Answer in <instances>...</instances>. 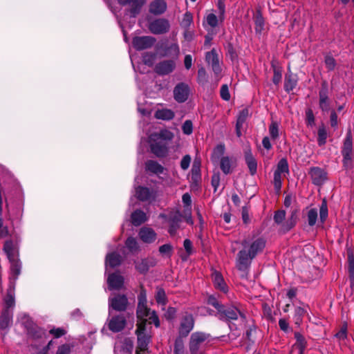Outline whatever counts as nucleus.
Instances as JSON below:
<instances>
[{"label": "nucleus", "instance_id": "39448f33", "mask_svg": "<svg viewBox=\"0 0 354 354\" xmlns=\"http://www.w3.org/2000/svg\"><path fill=\"white\" fill-rule=\"evenodd\" d=\"M156 55L176 60L180 55V48L177 41L167 40L161 43L158 46H156Z\"/></svg>", "mask_w": 354, "mask_h": 354}, {"label": "nucleus", "instance_id": "c03bdc74", "mask_svg": "<svg viewBox=\"0 0 354 354\" xmlns=\"http://www.w3.org/2000/svg\"><path fill=\"white\" fill-rule=\"evenodd\" d=\"M3 250L7 254L8 259L17 258L15 254L14 245L12 241H7L5 242L3 245Z\"/></svg>", "mask_w": 354, "mask_h": 354}, {"label": "nucleus", "instance_id": "cd10ccee", "mask_svg": "<svg viewBox=\"0 0 354 354\" xmlns=\"http://www.w3.org/2000/svg\"><path fill=\"white\" fill-rule=\"evenodd\" d=\"M245 159L250 174L254 175L257 173V162L252 156L250 149L245 151Z\"/></svg>", "mask_w": 354, "mask_h": 354}, {"label": "nucleus", "instance_id": "3c124183", "mask_svg": "<svg viewBox=\"0 0 354 354\" xmlns=\"http://www.w3.org/2000/svg\"><path fill=\"white\" fill-rule=\"evenodd\" d=\"M308 223L310 226H313L317 219V211L316 209H310L307 214Z\"/></svg>", "mask_w": 354, "mask_h": 354}, {"label": "nucleus", "instance_id": "4d7b16f0", "mask_svg": "<svg viewBox=\"0 0 354 354\" xmlns=\"http://www.w3.org/2000/svg\"><path fill=\"white\" fill-rule=\"evenodd\" d=\"M198 82L200 84H205L207 82V75L204 68H201L198 71Z\"/></svg>", "mask_w": 354, "mask_h": 354}, {"label": "nucleus", "instance_id": "f3484780", "mask_svg": "<svg viewBox=\"0 0 354 354\" xmlns=\"http://www.w3.org/2000/svg\"><path fill=\"white\" fill-rule=\"evenodd\" d=\"M319 108L322 111H328L330 109V100L328 98V86L323 83L319 92Z\"/></svg>", "mask_w": 354, "mask_h": 354}, {"label": "nucleus", "instance_id": "f704fd0d", "mask_svg": "<svg viewBox=\"0 0 354 354\" xmlns=\"http://www.w3.org/2000/svg\"><path fill=\"white\" fill-rule=\"evenodd\" d=\"M175 116L174 111L169 109H156V119L162 120H171Z\"/></svg>", "mask_w": 354, "mask_h": 354}, {"label": "nucleus", "instance_id": "603ef678", "mask_svg": "<svg viewBox=\"0 0 354 354\" xmlns=\"http://www.w3.org/2000/svg\"><path fill=\"white\" fill-rule=\"evenodd\" d=\"M328 216V207L326 201L323 200L319 209V218L322 223H324Z\"/></svg>", "mask_w": 354, "mask_h": 354}, {"label": "nucleus", "instance_id": "ddd939ff", "mask_svg": "<svg viewBox=\"0 0 354 354\" xmlns=\"http://www.w3.org/2000/svg\"><path fill=\"white\" fill-rule=\"evenodd\" d=\"M189 88L185 83L178 84L174 89V97L178 102L182 103L185 102L189 96Z\"/></svg>", "mask_w": 354, "mask_h": 354}, {"label": "nucleus", "instance_id": "b1692460", "mask_svg": "<svg viewBox=\"0 0 354 354\" xmlns=\"http://www.w3.org/2000/svg\"><path fill=\"white\" fill-rule=\"evenodd\" d=\"M156 176L159 178L160 183L164 185H169L172 182L167 169L158 164H156Z\"/></svg>", "mask_w": 354, "mask_h": 354}, {"label": "nucleus", "instance_id": "5701e85b", "mask_svg": "<svg viewBox=\"0 0 354 354\" xmlns=\"http://www.w3.org/2000/svg\"><path fill=\"white\" fill-rule=\"evenodd\" d=\"M236 167V162L232 158L223 156L220 159V167L225 174H229L232 172Z\"/></svg>", "mask_w": 354, "mask_h": 354}, {"label": "nucleus", "instance_id": "f257e3e1", "mask_svg": "<svg viewBox=\"0 0 354 354\" xmlns=\"http://www.w3.org/2000/svg\"><path fill=\"white\" fill-rule=\"evenodd\" d=\"M137 307V329L138 347L141 351H145L147 346V337L146 332L148 328H151V324L155 323V310H151L148 306L147 295L145 290L141 289L138 296Z\"/></svg>", "mask_w": 354, "mask_h": 354}, {"label": "nucleus", "instance_id": "473e14b6", "mask_svg": "<svg viewBox=\"0 0 354 354\" xmlns=\"http://www.w3.org/2000/svg\"><path fill=\"white\" fill-rule=\"evenodd\" d=\"M131 218L132 224L135 226L140 225L147 219L146 214L140 209L134 211L131 214Z\"/></svg>", "mask_w": 354, "mask_h": 354}, {"label": "nucleus", "instance_id": "69168bd1", "mask_svg": "<svg viewBox=\"0 0 354 354\" xmlns=\"http://www.w3.org/2000/svg\"><path fill=\"white\" fill-rule=\"evenodd\" d=\"M281 71L279 68H274V74L272 77V82L274 84L278 85L281 80Z\"/></svg>", "mask_w": 354, "mask_h": 354}, {"label": "nucleus", "instance_id": "13d9d810", "mask_svg": "<svg viewBox=\"0 0 354 354\" xmlns=\"http://www.w3.org/2000/svg\"><path fill=\"white\" fill-rule=\"evenodd\" d=\"M286 218V212L284 210H278L274 215V221L277 224H282Z\"/></svg>", "mask_w": 354, "mask_h": 354}, {"label": "nucleus", "instance_id": "9b49d317", "mask_svg": "<svg viewBox=\"0 0 354 354\" xmlns=\"http://www.w3.org/2000/svg\"><path fill=\"white\" fill-rule=\"evenodd\" d=\"M155 39L150 36L135 37L132 41L133 48L137 50H143L151 48Z\"/></svg>", "mask_w": 354, "mask_h": 354}, {"label": "nucleus", "instance_id": "a878e982", "mask_svg": "<svg viewBox=\"0 0 354 354\" xmlns=\"http://www.w3.org/2000/svg\"><path fill=\"white\" fill-rule=\"evenodd\" d=\"M4 301V308L3 310H12L15 307V286L9 285L8 289L7 290V294L3 299Z\"/></svg>", "mask_w": 354, "mask_h": 354}, {"label": "nucleus", "instance_id": "7ed1b4c3", "mask_svg": "<svg viewBox=\"0 0 354 354\" xmlns=\"http://www.w3.org/2000/svg\"><path fill=\"white\" fill-rule=\"evenodd\" d=\"M150 93H146L143 97V102L140 100L138 102V111L145 117L143 122V129L146 131L147 137V142L149 143L150 151L151 153H155V133L151 127L149 126L148 118L153 110V96L150 95Z\"/></svg>", "mask_w": 354, "mask_h": 354}, {"label": "nucleus", "instance_id": "f03ea898", "mask_svg": "<svg viewBox=\"0 0 354 354\" xmlns=\"http://www.w3.org/2000/svg\"><path fill=\"white\" fill-rule=\"evenodd\" d=\"M241 244V249L237 253L236 267L243 273V277H246L252 260L262 252L266 247V241L259 236H248Z\"/></svg>", "mask_w": 354, "mask_h": 354}, {"label": "nucleus", "instance_id": "bb28decb", "mask_svg": "<svg viewBox=\"0 0 354 354\" xmlns=\"http://www.w3.org/2000/svg\"><path fill=\"white\" fill-rule=\"evenodd\" d=\"M249 116V110L248 108H244L239 113L236 123V133L238 137H241L242 133L241 129L243 124Z\"/></svg>", "mask_w": 354, "mask_h": 354}, {"label": "nucleus", "instance_id": "4c0bfd02", "mask_svg": "<svg viewBox=\"0 0 354 354\" xmlns=\"http://www.w3.org/2000/svg\"><path fill=\"white\" fill-rule=\"evenodd\" d=\"M318 138L317 142L319 146H322L326 144L327 139V131L324 124L319 126L318 129Z\"/></svg>", "mask_w": 354, "mask_h": 354}, {"label": "nucleus", "instance_id": "c756f323", "mask_svg": "<svg viewBox=\"0 0 354 354\" xmlns=\"http://www.w3.org/2000/svg\"><path fill=\"white\" fill-rule=\"evenodd\" d=\"M295 338L296 339V342L293 345V348L298 349V354H304L307 344L306 339L299 332L295 333Z\"/></svg>", "mask_w": 354, "mask_h": 354}, {"label": "nucleus", "instance_id": "393cba45", "mask_svg": "<svg viewBox=\"0 0 354 354\" xmlns=\"http://www.w3.org/2000/svg\"><path fill=\"white\" fill-rule=\"evenodd\" d=\"M13 312L12 310H3L0 316V328L6 330L10 328L12 323Z\"/></svg>", "mask_w": 354, "mask_h": 354}, {"label": "nucleus", "instance_id": "1a4fd4ad", "mask_svg": "<svg viewBox=\"0 0 354 354\" xmlns=\"http://www.w3.org/2000/svg\"><path fill=\"white\" fill-rule=\"evenodd\" d=\"M109 315H111V314ZM126 324L127 320L123 315L110 316L106 321L109 329L113 333H118L122 330Z\"/></svg>", "mask_w": 354, "mask_h": 354}, {"label": "nucleus", "instance_id": "dca6fc26", "mask_svg": "<svg viewBox=\"0 0 354 354\" xmlns=\"http://www.w3.org/2000/svg\"><path fill=\"white\" fill-rule=\"evenodd\" d=\"M176 60H164L156 64V74L166 75L172 73L176 68Z\"/></svg>", "mask_w": 354, "mask_h": 354}, {"label": "nucleus", "instance_id": "052dcab7", "mask_svg": "<svg viewBox=\"0 0 354 354\" xmlns=\"http://www.w3.org/2000/svg\"><path fill=\"white\" fill-rule=\"evenodd\" d=\"M324 62L328 70L333 71L335 68L336 62L333 57L330 55L326 56Z\"/></svg>", "mask_w": 354, "mask_h": 354}, {"label": "nucleus", "instance_id": "aec40b11", "mask_svg": "<svg viewBox=\"0 0 354 354\" xmlns=\"http://www.w3.org/2000/svg\"><path fill=\"white\" fill-rule=\"evenodd\" d=\"M119 3L123 6L129 5L130 6L129 12L132 17H136L140 11V9L145 3V0H118Z\"/></svg>", "mask_w": 354, "mask_h": 354}, {"label": "nucleus", "instance_id": "0eeeda50", "mask_svg": "<svg viewBox=\"0 0 354 354\" xmlns=\"http://www.w3.org/2000/svg\"><path fill=\"white\" fill-rule=\"evenodd\" d=\"M159 218L166 219L168 222V232L171 236L176 234L177 230L180 227L182 221V216L179 212H170L168 215L160 214Z\"/></svg>", "mask_w": 354, "mask_h": 354}, {"label": "nucleus", "instance_id": "8fccbe9b", "mask_svg": "<svg viewBox=\"0 0 354 354\" xmlns=\"http://www.w3.org/2000/svg\"><path fill=\"white\" fill-rule=\"evenodd\" d=\"M126 247L131 252H137L139 249L137 241L133 237H129L126 241Z\"/></svg>", "mask_w": 354, "mask_h": 354}, {"label": "nucleus", "instance_id": "72a5a7b5", "mask_svg": "<svg viewBox=\"0 0 354 354\" xmlns=\"http://www.w3.org/2000/svg\"><path fill=\"white\" fill-rule=\"evenodd\" d=\"M121 261V256L115 252L108 254L106 257V266L115 268L119 266Z\"/></svg>", "mask_w": 354, "mask_h": 354}, {"label": "nucleus", "instance_id": "de8ad7c7", "mask_svg": "<svg viewBox=\"0 0 354 354\" xmlns=\"http://www.w3.org/2000/svg\"><path fill=\"white\" fill-rule=\"evenodd\" d=\"M160 254L165 258H169L171 256L173 252V247L171 244L167 243L163 245H161L159 248Z\"/></svg>", "mask_w": 354, "mask_h": 354}, {"label": "nucleus", "instance_id": "bf43d9fd", "mask_svg": "<svg viewBox=\"0 0 354 354\" xmlns=\"http://www.w3.org/2000/svg\"><path fill=\"white\" fill-rule=\"evenodd\" d=\"M183 133L190 135L193 131V124L191 120H186L182 126Z\"/></svg>", "mask_w": 354, "mask_h": 354}, {"label": "nucleus", "instance_id": "7c9ffc66", "mask_svg": "<svg viewBox=\"0 0 354 354\" xmlns=\"http://www.w3.org/2000/svg\"><path fill=\"white\" fill-rule=\"evenodd\" d=\"M171 27L169 21L165 18L156 19V34H164L169 32Z\"/></svg>", "mask_w": 354, "mask_h": 354}, {"label": "nucleus", "instance_id": "09e8293b", "mask_svg": "<svg viewBox=\"0 0 354 354\" xmlns=\"http://www.w3.org/2000/svg\"><path fill=\"white\" fill-rule=\"evenodd\" d=\"M306 310L301 307H297L295 310L294 320L295 324L299 326L302 322V318L306 314Z\"/></svg>", "mask_w": 354, "mask_h": 354}, {"label": "nucleus", "instance_id": "a18cd8bd", "mask_svg": "<svg viewBox=\"0 0 354 354\" xmlns=\"http://www.w3.org/2000/svg\"><path fill=\"white\" fill-rule=\"evenodd\" d=\"M167 303L165 292L163 290L159 289L156 292V304L160 306L162 310H165V306Z\"/></svg>", "mask_w": 354, "mask_h": 354}, {"label": "nucleus", "instance_id": "680f3d73", "mask_svg": "<svg viewBox=\"0 0 354 354\" xmlns=\"http://www.w3.org/2000/svg\"><path fill=\"white\" fill-rule=\"evenodd\" d=\"M270 135L272 138L275 139L279 136V128L277 122H272L269 127Z\"/></svg>", "mask_w": 354, "mask_h": 354}, {"label": "nucleus", "instance_id": "f8f14e48", "mask_svg": "<svg viewBox=\"0 0 354 354\" xmlns=\"http://www.w3.org/2000/svg\"><path fill=\"white\" fill-rule=\"evenodd\" d=\"M209 335L196 332L192 334L189 341V349L192 354H196L201 345L208 338Z\"/></svg>", "mask_w": 354, "mask_h": 354}, {"label": "nucleus", "instance_id": "774afa93", "mask_svg": "<svg viewBox=\"0 0 354 354\" xmlns=\"http://www.w3.org/2000/svg\"><path fill=\"white\" fill-rule=\"evenodd\" d=\"M221 97L224 100H229L230 98V94L229 93L228 87L226 84H224L221 88Z\"/></svg>", "mask_w": 354, "mask_h": 354}, {"label": "nucleus", "instance_id": "c85d7f7f", "mask_svg": "<svg viewBox=\"0 0 354 354\" xmlns=\"http://www.w3.org/2000/svg\"><path fill=\"white\" fill-rule=\"evenodd\" d=\"M212 277L214 287L216 289L220 290L223 292H227L228 288L226 283H225L224 279L221 273H219L217 271H214L212 272Z\"/></svg>", "mask_w": 354, "mask_h": 354}, {"label": "nucleus", "instance_id": "79ce46f5", "mask_svg": "<svg viewBox=\"0 0 354 354\" xmlns=\"http://www.w3.org/2000/svg\"><path fill=\"white\" fill-rule=\"evenodd\" d=\"M297 211H292L290 218L287 220L286 223L283 224V228L288 231L292 227H293L297 222Z\"/></svg>", "mask_w": 354, "mask_h": 354}, {"label": "nucleus", "instance_id": "2eb2a0df", "mask_svg": "<svg viewBox=\"0 0 354 354\" xmlns=\"http://www.w3.org/2000/svg\"><path fill=\"white\" fill-rule=\"evenodd\" d=\"M309 175L313 183L316 185H322L327 179L326 172L322 168L314 167L310 168Z\"/></svg>", "mask_w": 354, "mask_h": 354}, {"label": "nucleus", "instance_id": "6ab92c4d", "mask_svg": "<svg viewBox=\"0 0 354 354\" xmlns=\"http://www.w3.org/2000/svg\"><path fill=\"white\" fill-rule=\"evenodd\" d=\"M194 324V319L192 315H186L183 317L179 328V333L181 336H187L193 329Z\"/></svg>", "mask_w": 354, "mask_h": 354}, {"label": "nucleus", "instance_id": "412c9836", "mask_svg": "<svg viewBox=\"0 0 354 354\" xmlns=\"http://www.w3.org/2000/svg\"><path fill=\"white\" fill-rule=\"evenodd\" d=\"M107 283L110 290H119L124 284V278L118 273H113L108 277Z\"/></svg>", "mask_w": 354, "mask_h": 354}, {"label": "nucleus", "instance_id": "5fc2aeb1", "mask_svg": "<svg viewBox=\"0 0 354 354\" xmlns=\"http://www.w3.org/2000/svg\"><path fill=\"white\" fill-rule=\"evenodd\" d=\"M201 179V169H192L191 170V181L197 185Z\"/></svg>", "mask_w": 354, "mask_h": 354}, {"label": "nucleus", "instance_id": "0e129e2a", "mask_svg": "<svg viewBox=\"0 0 354 354\" xmlns=\"http://www.w3.org/2000/svg\"><path fill=\"white\" fill-rule=\"evenodd\" d=\"M191 156L189 155H185L183 157L180 161V167L183 170H187L191 162Z\"/></svg>", "mask_w": 354, "mask_h": 354}, {"label": "nucleus", "instance_id": "6e6552de", "mask_svg": "<svg viewBox=\"0 0 354 354\" xmlns=\"http://www.w3.org/2000/svg\"><path fill=\"white\" fill-rule=\"evenodd\" d=\"M128 299L124 295H115L109 299V313H111V308L117 311H124L127 308Z\"/></svg>", "mask_w": 354, "mask_h": 354}, {"label": "nucleus", "instance_id": "9d476101", "mask_svg": "<svg viewBox=\"0 0 354 354\" xmlns=\"http://www.w3.org/2000/svg\"><path fill=\"white\" fill-rule=\"evenodd\" d=\"M219 319L223 321H231L236 320L239 317H241L243 319H245V316L236 307H230L224 309L221 308L218 313Z\"/></svg>", "mask_w": 354, "mask_h": 354}, {"label": "nucleus", "instance_id": "c9c22d12", "mask_svg": "<svg viewBox=\"0 0 354 354\" xmlns=\"http://www.w3.org/2000/svg\"><path fill=\"white\" fill-rule=\"evenodd\" d=\"M353 151V142L352 136L351 132H348L345 138L344 146L342 150V155L348 156V154H352Z\"/></svg>", "mask_w": 354, "mask_h": 354}, {"label": "nucleus", "instance_id": "37998d69", "mask_svg": "<svg viewBox=\"0 0 354 354\" xmlns=\"http://www.w3.org/2000/svg\"><path fill=\"white\" fill-rule=\"evenodd\" d=\"M274 173H278L279 174L282 175L283 174H288V161L285 158H282L279 160L277 164V169L274 171Z\"/></svg>", "mask_w": 354, "mask_h": 354}, {"label": "nucleus", "instance_id": "49530a36", "mask_svg": "<svg viewBox=\"0 0 354 354\" xmlns=\"http://www.w3.org/2000/svg\"><path fill=\"white\" fill-rule=\"evenodd\" d=\"M225 147L223 144L218 145L213 151L212 153V159L214 161L220 160L222 157H223V154L225 153Z\"/></svg>", "mask_w": 354, "mask_h": 354}, {"label": "nucleus", "instance_id": "e2e57ef3", "mask_svg": "<svg viewBox=\"0 0 354 354\" xmlns=\"http://www.w3.org/2000/svg\"><path fill=\"white\" fill-rule=\"evenodd\" d=\"M282 175L278 173H274V187L275 190L278 192L281 188Z\"/></svg>", "mask_w": 354, "mask_h": 354}, {"label": "nucleus", "instance_id": "a19ab883", "mask_svg": "<svg viewBox=\"0 0 354 354\" xmlns=\"http://www.w3.org/2000/svg\"><path fill=\"white\" fill-rule=\"evenodd\" d=\"M218 22V17L214 13H209L206 15L205 21L203 23L205 27L208 26L211 28L217 26Z\"/></svg>", "mask_w": 354, "mask_h": 354}, {"label": "nucleus", "instance_id": "4468645a", "mask_svg": "<svg viewBox=\"0 0 354 354\" xmlns=\"http://www.w3.org/2000/svg\"><path fill=\"white\" fill-rule=\"evenodd\" d=\"M205 60L208 65L211 66L215 75H218L221 73V68L219 65L218 55L215 49H212L206 53Z\"/></svg>", "mask_w": 354, "mask_h": 354}, {"label": "nucleus", "instance_id": "ea45409f", "mask_svg": "<svg viewBox=\"0 0 354 354\" xmlns=\"http://www.w3.org/2000/svg\"><path fill=\"white\" fill-rule=\"evenodd\" d=\"M193 24V15L189 11H187L180 21V26L185 29H188Z\"/></svg>", "mask_w": 354, "mask_h": 354}, {"label": "nucleus", "instance_id": "e433bc0d", "mask_svg": "<svg viewBox=\"0 0 354 354\" xmlns=\"http://www.w3.org/2000/svg\"><path fill=\"white\" fill-rule=\"evenodd\" d=\"M255 30L257 33H261L264 28V19L259 11L254 16Z\"/></svg>", "mask_w": 354, "mask_h": 354}, {"label": "nucleus", "instance_id": "58836bf2", "mask_svg": "<svg viewBox=\"0 0 354 354\" xmlns=\"http://www.w3.org/2000/svg\"><path fill=\"white\" fill-rule=\"evenodd\" d=\"M136 195L139 200L147 201L149 198L151 192L147 187H138L136 189Z\"/></svg>", "mask_w": 354, "mask_h": 354}, {"label": "nucleus", "instance_id": "6e6d98bb", "mask_svg": "<svg viewBox=\"0 0 354 354\" xmlns=\"http://www.w3.org/2000/svg\"><path fill=\"white\" fill-rule=\"evenodd\" d=\"M73 348V345L69 344H64L58 346L56 354H71Z\"/></svg>", "mask_w": 354, "mask_h": 354}, {"label": "nucleus", "instance_id": "423d86ee", "mask_svg": "<svg viewBox=\"0 0 354 354\" xmlns=\"http://www.w3.org/2000/svg\"><path fill=\"white\" fill-rule=\"evenodd\" d=\"M155 54L153 53H145L142 55V62L138 66L139 71L142 73L151 74V80H153L155 73Z\"/></svg>", "mask_w": 354, "mask_h": 354}, {"label": "nucleus", "instance_id": "864d4df0", "mask_svg": "<svg viewBox=\"0 0 354 354\" xmlns=\"http://www.w3.org/2000/svg\"><path fill=\"white\" fill-rule=\"evenodd\" d=\"M167 9L165 0H156V15L164 14Z\"/></svg>", "mask_w": 354, "mask_h": 354}, {"label": "nucleus", "instance_id": "338daca9", "mask_svg": "<svg viewBox=\"0 0 354 354\" xmlns=\"http://www.w3.org/2000/svg\"><path fill=\"white\" fill-rule=\"evenodd\" d=\"M176 309L173 307H169L163 314V317L167 319L171 320L175 317Z\"/></svg>", "mask_w": 354, "mask_h": 354}, {"label": "nucleus", "instance_id": "2f4dec72", "mask_svg": "<svg viewBox=\"0 0 354 354\" xmlns=\"http://www.w3.org/2000/svg\"><path fill=\"white\" fill-rule=\"evenodd\" d=\"M140 239L145 243H151L155 237L154 232L149 227H142L139 232Z\"/></svg>", "mask_w": 354, "mask_h": 354}, {"label": "nucleus", "instance_id": "a211bd4d", "mask_svg": "<svg viewBox=\"0 0 354 354\" xmlns=\"http://www.w3.org/2000/svg\"><path fill=\"white\" fill-rule=\"evenodd\" d=\"M9 260L11 264L9 285L15 286V281L21 273V263L17 258Z\"/></svg>", "mask_w": 354, "mask_h": 354}, {"label": "nucleus", "instance_id": "4be33fe9", "mask_svg": "<svg viewBox=\"0 0 354 354\" xmlns=\"http://www.w3.org/2000/svg\"><path fill=\"white\" fill-rule=\"evenodd\" d=\"M298 82V77L296 74L288 71L285 75L284 89L286 92L290 93L297 86Z\"/></svg>", "mask_w": 354, "mask_h": 354}, {"label": "nucleus", "instance_id": "20e7f679", "mask_svg": "<svg viewBox=\"0 0 354 354\" xmlns=\"http://www.w3.org/2000/svg\"><path fill=\"white\" fill-rule=\"evenodd\" d=\"M174 138V133L168 129H164L156 133V156L165 157L167 155L169 142Z\"/></svg>", "mask_w": 354, "mask_h": 354}]
</instances>
